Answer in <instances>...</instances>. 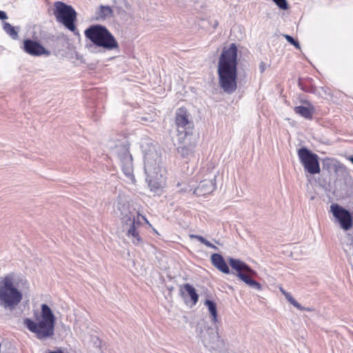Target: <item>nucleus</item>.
<instances>
[{"instance_id":"f257e3e1","label":"nucleus","mask_w":353,"mask_h":353,"mask_svg":"<svg viewBox=\"0 0 353 353\" xmlns=\"http://www.w3.org/2000/svg\"><path fill=\"white\" fill-rule=\"evenodd\" d=\"M238 48L235 43L224 47L218 60L217 74L219 86L228 94L237 88Z\"/></svg>"},{"instance_id":"f03ea898","label":"nucleus","mask_w":353,"mask_h":353,"mask_svg":"<svg viewBox=\"0 0 353 353\" xmlns=\"http://www.w3.org/2000/svg\"><path fill=\"white\" fill-rule=\"evenodd\" d=\"M117 209L120 212L123 227L126 230L127 236L134 245H140L142 243V239L138 229L141 224V219L145 222H148V220L130 206L127 198L124 196H119L117 201Z\"/></svg>"},{"instance_id":"7ed1b4c3","label":"nucleus","mask_w":353,"mask_h":353,"mask_svg":"<svg viewBox=\"0 0 353 353\" xmlns=\"http://www.w3.org/2000/svg\"><path fill=\"white\" fill-rule=\"evenodd\" d=\"M35 320L25 318L23 325L39 340L52 338L54 334L56 317L50 307L46 303L41 305V313L34 312Z\"/></svg>"},{"instance_id":"20e7f679","label":"nucleus","mask_w":353,"mask_h":353,"mask_svg":"<svg viewBox=\"0 0 353 353\" xmlns=\"http://www.w3.org/2000/svg\"><path fill=\"white\" fill-rule=\"evenodd\" d=\"M161 158L155 150H150L144 155V170L146 181L150 190L160 194L165 185V170L161 165Z\"/></svg>"},{"instance_id":"39448f33","label":"nucleus","mask_w":353,"mask_h":353,"mask_svg":"<svg viewBox=\"0 0 353 353\" xmlns=\"http://www.w3.org/2000/svg\"><path fill=\"white\" fill-rule=\"evenodd\" d=\"M23 299L22 292L14 285L12 274L0 279V307L12 311Z\"/></svg>"},{"instance_id":"423d86ee","label":"nucleus","mask_w":353,"mask_h":353,"mask_svg":"<svg viewBox=\"0 0 353 353\" xmlns=\"http://www.w3.org/2000/svg\"><path fill=\"white\" fill-rule=\"evenodd\" d=\"M84 34L86 39L97 47L110 50L119 48L114 35L104 26L98 24L90 26Z\"/></svg>"},{"instance_id":"0eeeda50","label":"nucleus","mask_w":353,"mask_h":353,"mask_svg":"<svg viewBox=\"0 0 353 353\" xmlns=\"http://www.w3.org/2000/svg\"><path fill=\"white\" fill-rule=\"evenodd\" d=\"M112 148V154L115 156L120 162L121 169L124 174L132 182H135V178L133 174V159L130 152V142L128 139L123 137L119 139Z\"/></svg>"},{"instance_id":"6e6552de","label":"nucleus","mask_w":353,"mask_h":353,"mask_svg":"<svg viewBox=\"0 0 353 353\" xmlns=\"http://www.w3.org/2000/svg\"><path fill=\"white\" fill-rule=\"evenodd\" d=\"M228 262L232 268L236 271V276L249 287L261 290L262 285L254 280L252 277L256 274L248 265L239 259L229 258Z\"/></svg>"},{"instance_id":"1a4fd4ad","label":"nucleus","mask_w":353,"mask_h":353,"mask_svg":"<svg viewBox=\"0 0 353 353\" xmlns=\"http://www.w3.org/2000/svg\"><path fill=\"white\" fill-rule=\"evenodd\" d=\"M175 123L179 137L187 139L189 136L194 135L192 133L194 125L190 120V114L185 108H181L176 110Z\"/></svg>"},{"instance_id":"9d476101","label":"nucleus","mask_w":353,"mask_h":353,"mask_svg":"<svg viewBox=\"0 0 353 353\" xmlns=\"http://www.w3.org/2000/svg\"><path fill=\"white\" fill-rule=\"evenodd\" d=\"M299 160L304 169L311 174H319L321 171L319 157L306 148L298 150Z\"/></svg>"},{"instance_id":"9b49d317","label":"nucleus","mask_w":353,"mask_h":353,"mask_svg":"<svg viewBox=\"0 0 353 353\" xmlns=\"http://www.w3.org/2000/svg\"><path fill=\"white\" fill-rule=\"evenodd\" d=\"M54 6V14L58 22L72 23L76 21L77 13L72 6L62 1H56Z\"/></svg>"},{"instance_id":"f8f14e48","label":"nucleus","mask_w":353,"mask_h":353,"mask_svg":"<svg viewBox=\"0 0 353 353\" xmlns=\"http://www.w3.org/2000/svg\"><path fill=\"white\" fill-rule=\"evenodd\" d=\"M330 211L332 213L334 217L340 224L341 228L347 231L349 230L353 225V219L351 213L338 203H332L330 205Z\"/></svg>"},{"instance_id":"ddd939ff","label":"nucleus","mask_w":353,"mask_h":353,"mask_svg":"<svg viewBox=\"0 0 353 353\" xmlns=\"http://www.w3.org/2000/svg\"><path fill=\"white\" fill-rule=\"evenodd\" d=\"M216 175L210 172L206 179L200 181L199 185L194 190V194L198 196H204L212 193L216 189Z\"/></svg>"},{"instance_id":"4468645a","label":"nucleus","mask_w":353,"mask_h":353,"mask_svg":"<svg viewBox=\"0 0 353 353\" xmlns=\"http://www.w3.org/2000/svg\"><path fill=\"white\" fill-rule=\"evenodd\" d=\"M180 140H183L184 145L179 146L176 150L178 154L183 158H188L194 153V149L197 143V137L190 135L187 139L179 137Z\"/></svg>"},{"instance_id":"2eb2a0df","label":"nucleus","mask_w":353,"mask_h":353,"mask_svg":"<svg viewBox=\"0 0 353 353\" xmlns=\"http://www.w3.org/2000/svg\"><path fill=\"white\" fill-rule=\"evenodd\" d=\"M203 343L210 350H216L221 347L223 341L220 340L219 334L216 330L209 329L203 336Z\"/></svg>"},{"instance_id":"dca6fc26","label":"nucleus","mask_w":353,"mask_h":353,"mask_svg":"<svg viewBox=\"0 0 353 353\" xmlns=\"http://www.w3.org/2000/svg\"><path fill=\"white\" fill-rule=\"evenodd\" d=\"M23 50L28 54L34 57L49 54V52L42 45L31 39L24 40Z\"/></svg>"},{"instance_id":"f3484780","label":"nucleus","mask_w":353,"mask_h":353,"mask_svg":"<svg viewBox=\"0 0 353 353\" xmlns=\"http://www.w3.org/2000/svg\"><path fill=\"white\" fill-rule=\"evenodd\" d=\"M211 262L212 264L221 272L225 274L230 273V268L223 257L220 254H212L211 255Z\"/></svg>"},{"instance_id":"a211bd4d","label":"nucleus","mask_w":353,"mask_h":353,"mask_svg":"<svg viewBox=\"0 0 353 353\" xmlns=\"http://www.w3.org/2000/svg\"><path fill=\"white\" fill-rule=\"evenodd\" d=\"M294 112L296 114L301 115L305 119H311L312 118V114L314 111V108H308L305 106H296L294 108Z\"/></svg>"},{"instance_id":"6ab92c4d","label":"nucleus","mask_w":353,"mask_h":353,"mask_svg":"<svg viewBox=\"0 0 353 353\" xmlns=\"http://www.w3.org/2000/svg\"><path fill=\"white\" fill-rule=\"evenodd\" d=\"M112 14V10L110 6H101L99 10L96 12L94 18L95 20H105V17Z\"/></svg>"},{"instance_id":"aec40b11","label":"nucleus","mask_w":353,"mask_h":353,"mask_svg":"<svg viewBox=\"0 0 353 353\" xmlns=\"http://www.w3.org/2000/svg\"><path fill=\"white\" fill-rule=\"evenodd\" d=\"M3 29L12 39H18L19 28L12 26L10 23H3Z\"/></svg>"},{"instance_id":"412c9836","label":"nucleus","mask_w":353,"mask_h":353,"mask_svg":"<svg viewBox=\"0 0 353 353\" xmlns=\"http://www.w3.org/2000/svg\"><path fill=\"white\" fill-rule=\"evenodd\" d=\"M183 288L190 296L194 305H195L199 300V295L197 294L194 288L189 283L184 284Z\"/></svg>"},{"instance_id":"4be33fe9","label":"nucleus","mask_w":353,"mask_h":353,"mask_svg":"<svg viewBox=\"0 0 353 353\" xmlns=\"http://www.w3.org/2000/svg\"><path fill=\"white\" fill-rule=\"evenodd\" d=\"M204 304L208 307V310L212 316V321L216 322L217 321V310L216 303L212 301L206 300Z\"/></svg>"},{"instance_id":"5701e85b","label":"nucleus","mask_w":353,"mask_h":353,"mask_svg":"<svg viewBox=\"0 0 353 353\" xmlns=\"http://www.w3.org/2000/svg\"><path fill=\"white\" fill-rule=\"evenodd\" d=\"M284 296L285 297V299L292 304L295 307H296L297 309H299V310H307V311H312V309L310 308H305L304 307H303L300 303H299L291 295L290 293L288 292V293H285L284 294Z\"/></svg>"},{"instance_id":"b1692460","label":"nucleus","mask_w":353,"mask_h":353,"mask_svg":"<svg viewBox=\"0 0 353 353\" xmlns=\"http://www.w3.org/2000/svg\"><path fill=\"white\" fill-rule=\"evenodd\" d=\"M285 39L292 45H293L296 49L300 50L301 46L298 41L295 40L292 37L288 34H283Z\"/></svg>"},{"instance_id":"393cba45","label":"nucleus","mask_w":353,"mask_h":353,"mask_svg":"<svg viewBox=\"0 0 353 353\" xmlns=\"http://www.w3.org/2000/svg\"><path fill=\"white\" fill-rule=\"evenodd\" d=\"M278 7L282 10H286L288 8L287 0H272Z\"/></svg>"},{"instance_id":"a878e982","label":"nucleus","mask_w":353,"mask_h":353,"mask_svg":"<svg viewBox=\"0 0 353 353\" xmlns=\"http://www.w3.org/2000/svg\"><path fill=\"white\" fill-rule=\"evenodd\" d=\"M190 238L192 239H196L199 241H200L201 243L204 244L205 245H206V244L208 242V241L207 239H205L203 236L197 235V234H190Z\"/></svg>"},{"instance_id":"bb28decb","label":"nucleus","mask_w":353,"mask_h":353,"mask_svg":"<svg viewBox=\"0 0 353 353\" xmlns=\"http://www.w3.org/2000/svg\"><path fill=\"white\" fill-rule=\"evenodd\" d=\"M63 24L66 26V28L68 30H70L72 32H74L77 30V28L75 26L76 23H63Z\"/></svg>"},{"instance_id":"cd10ccee","label":"nucleus","mask_w":353,"mask_h":353,"mask_svg":"<svg viewBox=\"0 0 353 353\" xmlns=\"http://www.w3.org/2000/svg\"><path fill=\"white\" fill-rule=\"evenodd\" d=\"M8 19V16L6 12L0 10V19L3 21Z\"/></svg>"},{"instance_id":"c85d7f7f","label":"nucleus","mask_w":353,"mask_h":353,"mask_svg":"<svg viewBox=\"0 0 353 353\" xmlns=\"http://www.w3.org/2000/svg\"><path fill=\"white\" fill-rule=\"evenodd\" d=\"M266 66L264 62H261L259 65V70L261 73H263L265 70Z\"/></svg>"},{"instance_id":"c756f323","label":"nucleus","mask_w":353,"mask_h":353,"mask_svg":"<svg viewBox=\"0 0 353 353\" xmlns=\"http://www.w3.org/2000/svg\"><path fill=\"white\" fill-rule=\"evenodd\" d=\"M205 246H207L208 248H210L214 250H218V249H219L216 245L211 243L209 241Z\"/></svg>"},{"instance_id":"7c9ffc66","label":"nucleus","mask_w":353,"mask_h":353,"mask_svg":"<svg viewBox=\"0 0 353 353\" xmlns=\"http://www.w3.org/2000/svg\"><path fill=\"white\" fill-rule=\"evenodd\" d=\"M49 353H63V352L62 350H57V351H52V352H50Z\"/></svg>"},{"instance_id":"2f4dec72","label":"nucleus","mask_w":353,"mask_h":353,"mask_svg":"<svg viewBox=\"0 0 353 353\" xmlns=\"http://www.w3.org/2000/svg\"><path fill=\"white\" fill-rule=\"evenodd\" d=\"M348 159L353 163V156L349 157Z\"/></svg>"},{"instance_id":"473e14b6","label":"nucleus","mask_w":353,"mask_h":353,"mask_svg":"<svg viewBox=\"0 0 353 353\" xmlns=\"http://www.w3.org/2000/svg\"><path fill=\"white\" fill-rule=\"evenodd\" d=\"M185 191H186V188H182V189L179 190L180 192H185Z\"/></svg>"},{"instance_id":"72a5a7b5","label":"nucleus","mask_w":353,"mask_h":353,"mask_svg":"<svg viewBox=\"0 0 353 353\" xmlns=\"http://www.w3.org/2000/svg\"><path fill=\"white\" fill-rule=\"evenodd\" d=\"M281 292L283 293V295H284L285 293H288V292L285 291L283 289H281Z\"/></svg>"},{"instance_id":"f704fd0d","label":"nucleus","mask_w":353,"mask_h":353,"mask_svg":"<svg viewBox=\"0 0 353 353\" xmlns=\"http://www.w3.org/2000/svg\"><path fill=\"white\" fill-rule=\"evenodd\" d=\"M181 185V183L180 182H178V183H176V187H177V188H179Z\"/></svg>"}]
</instances>
